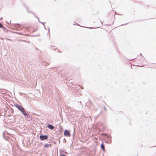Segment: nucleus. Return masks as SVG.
<instances>
[{
  "label": "nucleus",
  "instance_id": "423d86ee",
  "mask_svg": "<svg viewBox=\"0 0 156 156\" xmlns=\"http://www.w3.org/2000/svg\"><path fill=\"white\" fill-rule=\"evenodd\" d=\"M22 112L23 113V114L25 116H27V114L25 112V111L24 109V111H23V112Z\"/></svg>",
  "mask_w": 156,
  "mask_h": 156
},
{
  "label": "nucleus",
  "instance_id": "39448f33",
  "mask_svg": "<svg viewBox=\"0 0 156 156\" xmlns=\"http://www.w3.org/2000/svg\"><path fill=\"white\" fill-rule=\"evenodd\" d=\"M40 139L41 140H46L48 139V137H40Z\"/></svg>",
  "mask_w": 156,
  "mask_h": 156
},
{
  "label": "nucleus",
  "instance_id": "f03ea898",
  "mask_svg": "<svg viewBox=\"0 0 156 156\" xmlns=\"http://www.w3.org/2000/svg\"><path fill=\"white\" fill-rule=\"evenodd\" d=\"M64 135L66 136H69L70 134L69 132L67 130H65L64 132Z\"/></svg>",
  "mask_w": 156,
  "mask_h": 156
},
{
  "label": "nucleus",
  "instance_id": "1a4fd4ad",
  "mask_svg": "<svg viewBox=\"0 0 156 156\" xmlns=\"http://www.w3.org/2000/svg\"><path fill=\"white\" fill-rule=\"evenodd\" d=\"M16 26H17V27H19V26H20V25L19 24H17V25H16Z\"/></svg>",
  "mask_w": 156,
  "mask_h": 156
},
{
  "label": "nucleus",
  "instance_id": "9b49d317",
  "mask_svg": "<svg viewBox=\"0 0 156 156\" xmlns=\"http://www.w3.org/2000/svg\"><path fill=\"white\" fill-rule=\"evenodd\" d=\"M61 156H65L64 155H61Z\"/></svg>",
  "mask_w": 156,
  "mask_h": 156
},
{
  "label": "nucleus",
  "instance_id": "20e7f679",
  "mask_svg": "<svg viewBox=\"0 0 156 156\" xmlns=\"http://www.w3.org/2000/svg\"><path fill=\"white\" fill-rule=\"evenodd\" d=\"M101 149H102L103 151H104L105 148L103 142L101 144Z\"/></svg>",
  "mask_w": 156,
  "mask_h": 156
},
{
  "label": "nucleus",
  "instance_id": "7ed1b4c3",
  "mask_svg": "<svg viewBox=\"0 0 156 156\" xmlns=\"http://www.w3.org/2000/svg\"><path fill=\"white\" fill-rule=\"evenodd\" d=\"M48 127L50 129H54V127L53 126L50 125V124H48Z\"/></svg>",
  "mask_w": 156,
  "mask_h": 156
},
{
  "label": "nucleus",
  "instance_id": "0eeeda50",
  "mask_svg": "<svg viewBox=\"0 0 156 156\" xmlns=\"http://www.w3.org/2000/svg\"><path fill=\"white\" fill-rule=\"evenodd\" d=\"M49 146V145L48 144H44V147H48Z\"/></svg>",
  "mask_w": 156,
  "mask_h": 156
},
{
  "label": "nucleus",
  "instance_id": "f257e3e1",
  "mask_svg": "<svg viewBox=\"0 0 156 156\" xmlns=\"http://www.w3.org/2000/svg\"><path fill=\"white\" fill-rule=\"evenodd\" d=\"M15 106L21 112L24 111V108L21 106L19 105L18 104H16L15 105Z\"/></svg>",
  "mask_w": 156,
  "mask_h": 156
},
{
  "label": "nucleus",
  "instance_id": "6e6552de",
  "mask_svg": "<svg viewBox=\"0 0 156 156\" xmlns=\"http://www.w3.org/2000/svg\"><path fill=\"white\" fill-rule=\"evenodd\" d=\"M40 137H44V136H44V135H41L40 136Z\"/></svg>",
  "mask_w": 156,
  "mask_h": 156
},
{
  "label": "nucleus",
  "instance_id": "9d476101",
  "mask_svg": "<svg viewBox=\"0 0 156 156\" xmlns=\"http://www.w3.org/2000/svg\"><path fill=\"white\" fill-rule=\"evenodd\" d=\"M31 27H29L28 28V29L29 30V29L31 28Z\"/></svg>",
  "mask_w": 156,
  "mask_h": 156
}]
</instances>
